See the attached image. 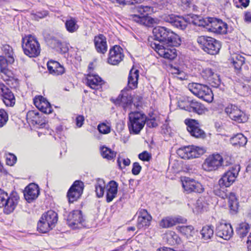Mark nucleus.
I'll return each mask as SVG.
<instances>
[{
    "label": "nucleus",
    "mask_w": 251,
    "mask_h": 251,
    "mask_svg": "<svg viewBox=\"0 0 251 251\" xmlns=\"http://www.w3.org/2000/svg\"><path fill=\"white\" fill-rule=\"evenodd\" d=\"M2 49L5 54L7 55V57L9 56H13L12 49L9 45H4Z\"/></svg>",
    "instance_id": "obj_62"
},
{
    "label": "nucleus",
    "mask_w": 251,
    "mask_h": 251,
    "mask_svg": "<svg viewBox=\"0 0 251 251\" xmlns=\"http://www.w3.org/2000/svg\"><path fill=\"white\" fill-rule=\"evenodd\" d=\"M208 82L211 86L216 88L218 87L221 83L219 75L215 73Z\"/></svg>",
    "instance_id": "obj_49"
},
{
    "label": "nucleus",
    "mask_w": 251,
    "mask_h": 251,
    "mask_svg": "<svg viewBox=\"0 0 251 251\" xmlns=\"http://www.w3.org/2000/svg\"><path fill=\"white\" fill-rule=\"evenodd\" d=\"M151 216L146 209H141L139 212V216L137 226L139 229L146 228L149 226L151 220Z\"/></svg>",
    "instance_id": "obj_22"
},
{
    "label": "nucleus",
    "mask_w": 251,
    "mask_h": 251,
    "mask_svg": "<svg viewBox=\"0 0 251 251\" xmlns=\"http://www.w3.org/2000/svg\"><path fill=\"white\" fill-rule=\"evenodd\" d=\"M139 159L143 161H149L151 158L150 154L146 151H144L138 155Z\"/></svg>",
    "instance_id": "obj_63"
},
{
    "label": "nucleus",
    "mask_w": 251,
    "mask_h": 251,
    "mask_svg": "<svg viewBox=\"0 0 251 251\" xmlns=\"http://www.w3.org/2000/svg\"><path fill=\"white\" fill-rule=\"evenodd\" d=\"M124 58L123 50L119 46L115 45L110 49L107 62L112 65H118Z\"/></svg>",
    "instance_id": "obj_13"
},
{
    "label": "nucleus",
    "mask_w": 251,
    "mask_h": 251,
    "mask_svg": "<svg viewBox=\"0 0 251 251\" xmlns=\"http://www.w3.org/2000/svg\"><path fill=\"white\" fill-rule=\"evenodd\" d=\"M39 193L38 186L34 183H30L25 187L24 195L25 200L30 202L38 197Z\"/></svg>",
    "instance_id": "obj_23"
},
{
    "label": "nucleus",
    "mask_w": 251,
    "mask_h": 251,
    "mask_svg": "<svg viewBox=\"0 0 251 251\" xmlns=\"http://www.w3.org/2000/svg\"><path fill=\"white\" fill-rule=\"evenodd\" d=\"M26 118L27 120L33 122V123H34L36 125L42 126L43 124H45L44 123H41L40 121L39 113L38 112L34 110L28 111L26 114Z\"/></svg>",
    "instance_id": "obj_41"
},
{
    "label": "nucleus",
    "mask_w": 251,
    "mask_h": 251,
    "mask_svg": "<svg viewBox=\"0 0 251 251\" xmlns=\"http://www.w3.org/2000/svg\"><path fill=\"white\" fill-rule=\"evenodd\" d=\"M185 123L187 126V130L191 135L197 138H204L206 134L204 131L199 127L197 121L193 119H186Z\"/></svg>",
    "instance_id": "obj_11"
},
{
    "label": "nucleus",
    "mask_w": 251,
    "mask_h": 251,
    "mask_svg": "<svg viewBox=\"0 0 251 251\" xmlns=\"http://www.w3.org/2000/svg\"><path fill=\"white\" fill-rule=\"evenodd\" d=\"M19 197L16 193H12L9 197L7 195L6 198L3 201L0 207H4V212L9 214L12 212L16 208Z\"/></svg>",
    "instance_id": "obj_17"
},
{
    "label": "nucleus",
    "mask_w": 251,
    "mask_h": 251,
    "mask_svg": "<svg viewBox=\"0 0 251 251\" xmlns=\"http://www.w3.org/2000/svg\"><path fill=\"white\" fill-rule=\"evenodd\" d=\"M210 18H208L206 19H204L201 17V18H200V21L197 26H203L207 29L208 25L210 23Z\"/></svg>",
    "instance_id": "obj_59"
},
{
    "label": "nucleus",
    "mask_w": 251,
    "mask_h": 251,
    "mask_svg": "<svg viewBox=\"0 0 251 251\" xmlns=\"http://www.w3.org/2000/svg\"><path fill=\"white\" fill-rule=\"evenodd\" d=\"M77 23L76 19L73 17H70L66 20L65 25L67 30L70 33L76 31L79 27Z\"/></svg>",
    "instance_id": "obj_34"
},
{
    "label": "nucleus",
    "mask_w": 251,
    "mask_h": 251,
    "mask_svg": "<svg viewBox=\"0 0 251 251\" xmlns=\"http://www.w3.org/2000/svg\"><path fill=\"white\" fill-rule=\"evenodd\" d=\"M87 84L91 88L98 90L101 88L103 81L98 75L89 74L87 77Z\"/></svg>",
    "instance_id": "obj_28"
},
{
    "label": "nucleus",
    "mask_w": 251,
    "mask_h": 251,
    "mask_svg": "<svg viewBox=\"0 0 251 251\" xmlns=\"http://www.w3.org/2000/svg\"><path fill=\"white\" fill-rule=\"evenodd\" d=\"M123 162L124 164V167L126 166H128L130 164V160L128 158H121V157H118L117 159V163L119 166V167L122 169V167L121 166V163Z\"/></svg>",
    "instance_id": "obj_57"
},
{
    "label": "nucleus",
    "mask_w": 251,
    "mask_h": 251,
    "mask_svg": "<svg viewBox=\"0 0 251 251\" xmlns=\"http://www.w3.org/2000/svg\"><path fill=\"white\" fill-rule=\"evenodd\" d=\"M152 33L155 40L161 45L168 47L179 46L181 42L179 36L171 29L165 26H158L153 29Z\"/></svg>",
    "instance_id": "obj_1"
},
{
    "label": "nucleus",
    "mask_w": 251,
    "mask_h": 251,
    "mask_svg": "<svg viewBox=\"0 0 251 251\" xmlns=\"http://www.w3.org/2000/svg\"><path fill=\"white\" fill-rule=\"evenodd\" d=\"M205 86L200 83H191L188 85V88L193 94L198 97Z\"/></svg>",
    "instance_id": "obj_39"
},
{
    "label": "nucleus",
    "mask_w": 251,
    "mask_h": 251,
    "mask_svg": "<svg viewBox=\"0 0 251 251\" xmlns=\"http://www.w3.org/2000/svg\"><path fill=\"white\" fill-rule=\"evenodd\" d=\"M98 129L100 132L103 134H107L110 132V126L104 123L99 125Z\"/></svg>",
    "instance_id": "obj_54"
},
{
    "label": "nucleus",
    "mask_w": 251,
    "mask_h": 251,
    "mask_svg": "<svg viewBox=\"0 0 251 251\" xmlns=\"http://www.w3.org/2000/svg\"><path fill=\"white\" fill-rule=\"evenodd\" d=\"M22 47L25 54L30 57H37L40 53V44L36 39L31 35L23 39Z\"/></svg>",
    "instance_id": "obj_5"
},
{
    "label": "nucleus",
    "mask_w": 251,
    "mask_h": 251,
    "mask_svg": "<svg viewBox=\"0 0 251 251\" xmlns=\"http://www.w3.org/2000/svg\"><path fill=\"white\" fill-rule=\"evenodd\" d=\"M139 78V71L132 69L128 77V87L130 89H134L137 87Z\"/></svg>",
    "instance_id": "obj_30"
},
{
    "label": "nucleus",
    "mask_w": 251,
    "mask_h": 251,
    "mask_svg": "<svg viewBox=\"0 0 251 251\" xmlns=\"http://www.w3.org/2000/svg\"><path fill=\"white\" fill-rule=\"evenodd\" d=\"M53 227L46 220H43L42 217L41 218L37 224L38 230L42 233H46Z\"/></svg>",
    "instance_id": "obj_40"
},
{
    "label": "nucleus",
    "mask_w": 251,
    "mask_h": 251,
    "mask_svg": "<svg viewBox=\"0 0 251 251\" xmlns=\"http://www.w3.org/2000/svg\"><path fill=\"white\" fill-rule=\"evenodd\" d=\"M0 95L6 106H13L15 104V98L13 93L4 84H0Z\"/></svg>",
    "instance_id": "obj_20"
},
{
    "label": "nucleus",
    "mask_w": 251,
    "mask_h": 251,
    "mask_svg": "<svg viewBox=\"0 0 251 251\" xmlns=\"http://www.w3.org/2000/svg\"><path fill=\"white\" fill-rule=\"evenodd\" d=\"M48 15V12L47 11H38L35 13L32 14L33 18L38 20L39 19L44 18Z\"/></svg>",
    "instance_id": "obj_55"
},
{
    "label": "nucleus",
    "mask_w": 251,
    "mask_h": 251,
    "mask_svg": "<svg viewBox=\"0 0 251 251\" xmlns=\"http://www.w3.org/2000/svg\"><path fill=\"white\" fill-rule=\"evenodd\" d=\"M225 111L231 120L238 123H244L247 120L244 113L234 105H228Z\"/></svg>",
    "instance_id": "obj_10"
},
{
    "label": "nucleus",
    "mask_w": 251,
    "mask_h": 251,
    "mask_svg": "<svg viewBox=\"0 0 251 251\" xmlns=\"http://www.w3.org/2000/svg\"><path fill=\"white\" fill-rule=\"evenodd\" d=\"M222 157L219 154H213L209 156L202 165L204 170L207 171H212L217 170L221 166Z\"/></svg>",
    "instance_id": "obj_12"
},
{
    "label": "nucleus",
    "mask_w": 251,
    "mask_h": 251,
    "mask_svg": "<svg viewBox=\"0 0 251 251\" xmlns=\"http://www.w3.org/2000/svg\"><path fill=\"white\" fill-rule=\"evenodd\" d=\"M197 41L203 51L211 55L217 54L221 47V43L219 41L209 36H199Z\"/></svg>",
    "instance_id": "obj_3"
},
{
    "label": "nucleus",
    "mask_w": 251,
    "mask_h": 251,
    "mask_svg": "<svg viewBox=\"0 0 251 251\" xmlns=\"http://www.w3.org/2000/svg\"><path fill=\"white\" fill-rule=\"evenodd\" d=\"M141 169V166L137 162H135L133 164L132 173L134 175H137L140 173Z\"/></svg>",
    "instance_id": "obj_60"
},
{
    "label": "nucleus",
    "mask_w": 251,
    "mask_h": 251,
    "mask_svg": "<svg viewBox=\"0 0 251 251\" xmlns=\"http://www.w3.org/2000/svg\"><path fill=\"white\" fill-rule=\"evenodd\" d=\"M187 23L186 20V16L185 18L178 16L173 25L180 29L184 30L186 28Z\"/></svg>",
    "instance_id": "obj_46"
},
{
    "label": "nucleus",
    "mask_w": 251,
    "mask_h": 251,
    "mask_svg": "<svg viewBox=\"0 0 251 251\" xmlns=\"http://www.w3.org/2000/svg\"><path fill=\"white\" fill-rule=\"evenodd\" d=\"M151 11L150 6L140 5L136 8V13L130 15V19L146 27L153 26L157 24V20L149 16V13Z\"/></svg>",
    "instance_id": "obj_2"
},
{
    "label": "nucleus",
    "mask_w": 251,
    "mask_h": 251,
    "mask_svg": "<svg viewBox=\"0 0 251 251\" xmlns=\"http://www.w3.org/2000/svg\"><path fill=\"white\" fill-rule=\"evenodd\" d=\"M240 170L239 165H235L225 172L219 180L221 188L229 187L235 180Z\"/></svg>",
    "instance_id": "obj_6"
},
{
    "label": "nucleus",
    "mask_w": 251,
    "mask_h": 251,
    "mask_svg": "<svg viewBox=\"0 0 251 251\" xmlns=\"http://www.w3.org/2000/svg\"><path fill=\"white\" fill-rule=\"evenodd\" d=\"M232 163V159L229 156L226 157L224 159L222 158L221 166H228Z\"/></svg>",
    "instance_id": "obj_64"
},
{
    "label": "nucleus",
    "mask_w": 251,
    "mask_h": 251,
    "mask_svg": "<svg viewBox=\"0 0 251 251\" xmlns=\"http://www.w3.org/2000/svg\"><path fill=\"white\" fill-rule=\"evenodd\" d=\"M247 142L246 137L241 133L237 134L230 139V143L234 146H244Z\"/></svg>",
    "instance_id": "obj_35"
},
{
    "label": "nucleus",
    "mask_w": 251,
    "mask_h": 251,
    "mask_svg": "<svg viewBox=\"0 0 251 251\" xmlns=\"http://www.w3.org/2000/svg\"><path fill=\"white\" fill-rule=\"evenodd\" d=\"M233 229L229 224L219 223L216 228V234L217 236L225 240H229L233 235Z\"/></svg>",
    "instance_id": "obj_18"
},
{
    "label": "nucleus",
    "mask_w": 251,
    "mask_h": 251,
    "mask_svg": "<svg viewBox=\"0 0 251 251\" xmlns=\"http://www.w3.org/2000/svg\"><path fill=\"white\" fill-rule=\"evenodd\" d=\"M105 187L106 186L104 180L99 179L95 184V192L98 198L102 197L103 196Z\"/></svg>",
    "instance_id": "obj_42"
},
{
    "label": "nucleus",
    "mask_w": 251,
    "mask_h": 251,
    "mask_svg": "<svg viewBox=\"0 0 251 251\" xmlns=\"http://www.w3.org/2000/svg\"><path fill=\"white\" fill-rule=\"evenodd\" d=\"M198 97L208 102H211L213 100L212 92L206 85L203 89V90L201 91V95Z\"/></svg>",
    "instance_id": "obj_36"
},
{
    "label": "nucleus",
    "mask_w": 251,
    "mask_h": 251,
    "mask_svg": "<svg viewBox=\"0 0 251 251\" xmlns=\"http://www.w3.org/2000/svg\"><path fill=\"white\" fill-rule=\"evenodd\" d=\"M118 187V184L114 180L110 181L106 185V201L107 202L112 201L116 197Z\"/></svg>",
    "instance_id": "obj_26"
},
{
    "label": "nucleus",
    "mask_w": 251,
    "mask_h": 251,
    "mask_svg": "<svg viewBox=\"0 0 251 251\" xmlns=\"http://www.w3.org/2000/svg\"><path fill=\"white\" fill-rule=\"evenodd\" d=\"M8 119L7 113L3 109H0V127L6 124Z\"/></svg>",
    "instance_id": "obj_52"
},
{
    "label": "nucleus",
    "mask_w": 251,
    "mask_h": 251,
    "mask_svg": "<svg viewBox=\"0 0 251 251\" xmlns=\"http://www.w3.org/2000/svg\"><path fill=\"white\" fill-rule=\"evenodd\" d=\"M214 74H215V73L210 68H206L203 70L201 73L202 77L208 82Z\"/></svg>",
    "instance_id": "obj_51"
},
{
    "label": "nucleus",
    "mask_w": 251,
    "mask_h": 251,
    "mask_svg": "<svg viewBox=\"0 0 251 251\" xmlns=\"http://www.w3.org/2000/svg\"><path fill=\"white\" fill-rule=\"evenodd\" d=\"M94 43L97 51L99 53H105L107 50L106 39L102 34L95 36Z\"/></svg>",
    "instance_id": "obj_27"
},
{
    "label": "nucleus",
    "mask_w": 251,
    "mask_h": 251,
    "mask_svg": "<svg viewBox=\"0 0 251 251\" xmlns=\"http://www.w3.org/2000/svg\"><path fill=\"white\" fill-rule=\"evenodd\" d=\"M179 106L182 109L190 112L196 113L199 115H202L207 111L204 105L201 102L196 100H189L188 99L186 101L185 105L182 106L181 103H180Z\"/></svg>",
    "instance_id": "obj_14"
},
{
    "label": "nucleus",
    "mask_w": 251,
    "mask_h": 251,
    "mask_svg": "<svg viewBox=\"0 0 251 251\" xmlns=\"http://www.w3.org/2000/svg\"><path fill=\"white\" fill-rule=\"evenodd\" d=\"M205 152L203 148L194 146L184 147L177 151V154L182 158L190 159L199 157Z\"/></svg>",
    "instance_id": "obj_7"
},
{
    "label": "nucleus",
    "mask_w": 251,
    "mask_h": 251,
    "mask_svg": "<svg viewBox=\"0 0 251 251\" xmlns=\"http://www.w3.org/2000/svg\"><path fill=\"white\" fill-rule=\"evenodd\" d=\"M47 67L50 73L52 75H58L63 74L65 69L58 62L50 60L47 63Z\"/></svg>",
    "instance_id": "obj_29"
},
{
    "label": "nucleus",
    "mask_w": 251,
    "mask_h": 251,
    "mask_svg": "<svg viewBox=\"0 0 251 251\" xmlns=\"http://www.w3.org/2000/svg\"><path fill=\"white\" fill-rule=\"evenodd\" d=\"M14 62L13 56H9L5 58L3 56H0V69L6 68L8 64H11Z\"/></svg>",
    "instance_id": "obj_47"
},
{
    "label": "nucleus",
    "mask_w": 251,
    "mask_h": 251,
    "mask_svg": "<svg viewBox=\"0 0 251 251\" xmlns=\"http://www.w3.org/2000/svg\"><path fill=\"white\" fill-rule=\"evenodd\" d=\"M83 183L82 181H75L68 192L67 197L69 202H73L80 197L83 192Z\"/></svg>",
    "instance_id": "obj_16"
},
{
    "label": "nucleus",
    "mask_w": 251,
    "mask_h": 251,
    "mask_svg": "<svg viewBox=\"0 0 251 251\" xmlns=\"http://www.w3.org/2000/svg\"><path fill=\"white\" fill-rule=\"evenodd\" d=\"M178 231L187 239H191L195 235L194 228L192 226H181L178 227Z\"/></svg>",
    "instance_id": "obj_33"
},
{
    "label": "nucleus",
    "mask_w": 251,
    "mask_h": 251,
    "mask_svg": "<svg viewBox=\"0 0 251 251\" xmlns=\"http://www.w3.org/2000/svg\"><path fill=\"white\" fill-rule=\"evenodd\" d=\"M115 102L116 104H121L124 109L126 110L132 103V96L126 89H124L122 91Z\"/></svg>",
    "instance_id": "obj_24"
},
{
    "label": "nucleus",
    "mask_w": 251,
    "mask_h": 251,
    "mask_svg": "<svg viewBox=\"0 0 251 251\" xmlns=\"http://www.w3.org/2000/svg\"><path fill=\"white\" fill-rule=\"evenodd\" d=\"M182 186L187 193L193 192L200 193L202 192L204 190L202 185L200 183L189 177L186 178L182 181Z\"/></svg>",
    "instance_id": "obj_19"
},
{
    "label": "nucleus",
    "mask_w": 251,
    "mask_h": 251,
    "mask_svg": "<svg viewBox=\"0 0 251 251\" xmlns=\"http://www.w3.org/2000/svg\"><path fill=\"white\" fill-rule=\"evenodd\" d=\"M250 226L247 223L240 224L236 229V232L240 238L245 237L249 232Z\"/></svg>",
    "instance_id": "obj_43"
},
{
    "label": "nucleus",
    "mask_w": 251,
    "mask_h": 251,
    "mask_svg": "<svg viewBox=\"0 0 251 251\" xmlns=\"http://www.w3.org/2000/svg\"><path fill=\"white\" fill-rule=\"evenodd\" d=\"M34 103L41 111L44 113L49 114L52 112L50 103L42 96L36 97L34 99Z\"/></svg>",
    "instance_id": "obj_25"
},
{
    "label": "nucleus",
    "mask_w": 251,
    "mask_h": 251,
    "mask_svg": "<svg viewBox=\"0 0 251 251\" xmlns=\"http://www.w3.org/2000/svg\"><path fill=\"white\" fill-rule=\"evenodd\" d=\"M151 46L160 56L165 58L173 60L177 56L176 50L174 48L175 46L168 47L155 42H151Z\"/></svg>",
    "instance_id": "obj_8"
},
{
    "label": "nucleus",
    "mask_w": 251,
    "mask_h": 251,
    "mask_svg": "<svg viewBox=\"0 0 251 251\" xmlns=\"http://www.w3.org/2000/svg\"><path fill=\"white\" fill-rule=\"evenodd\" d=\"M177 17L175 15L170 14L164 16L163 18L165 22L169 23L173 25Z\"/></svg>",
    "instance_id": "obj_56"
},
{
    "label": "nucleus",
    "mask_w": 251,
    "mask_h": 251,
    "mask_svg": "<svg viewBox=\"0 0 251 251\" xmlns=\"http://www.w3.org/2000/svg\"><path fill=\"white\" fill-rule=\"evenodd\" d=\"M53 42L55 45V47L59 49L61 52L64 53L68 51V47L66 44L57 40H54Z\"/></svg>",
    "instance_id": "obj_50"
},
{
    "label": "nucleus",
    "mask_w": 251,
    "mask_h": 251,
    "mask_svg": "<svg viewBox=\"0 0 251 251\" xmlns=\"http://www.w3.org/2000/svg\"><path fill=\"white\" fill-rule=\"evenodd\" d=\"M42 217L43 220H46L53 227L55 226V224L58 221L57 214L52 210L48 211L43 214Z\"/></svg>",
    "instance_id": "obj_31"
},
{
    "label": "nucleus",
    "mask_w": 251,
    "mask_h": 251,
    "mask_svg": "<svg viewBox=\"0 0 251 251\" xmlns=\"http://www.w3.org/2000/svg\"><path fill=\"white\" fill-rule=\"evenodd\" d=\"M84 220L80 210H74L70 213L67 218V224L72 228H80L84 226Z\"/></svg>",
    "instance_id": "obj_9"
},
{
    "label": "nucleus",
    "mask_w": 251,
    "mask_h": 251,
    "mask_svg": "<svg viewBox=\"0 0 251 251\" xmlns=\"http://www.w3.org/2000/svg\"><path fill=\"white\" fill-rule=\"evenodd\" d=\"M186 220L181 216H168L163 218L159 222V226L162 228H169L177 224L185 223Z\"/></svg>",
    "instance_id": "obj_21"
},
{
    "label": "nucleus",
    "mask_w": 251,
    "mask_h": 251,
    "mask_svg": "<svg viewBox=\"0 0 251 251\" xmlns=\"http://www.w3.org/2000/svg\"><path fill=\"white\" fill-rule=\"evenodd\" d=\"M101 155L103 158L110 160L114 159L116 155V152L106 146H102L100 149Z\"/></svg>",
    "instance_id": "obj_37"
},
{
    "label": "nucleus",
    "mask_w": 251,
    "mask_h": 251,
    "mask_svg": "<svg viewBox=\"0 0 251 251\" xmlns=\"http://www.w3.org/2000/svg\"><path fill=\"white\" fill-rule=\"evenodd\" d=\"M207 30L215 33L226 34L227 31V25L221 20L210 18Z\"/></svg>",
    "instance_id": "obj_15"
},
{
    "label": "nucleus",
    "mask_w": 251,
    "mask_h": 251,
    "mask_svg": "<svg viewBox=\"0 0 251 251\" xmlns=\"http://www.w3.org/2000/svg\"><path fill=\"white\" fill-rule=\"evenodd\" d=\"M166 238L168 243L170 245H175L179 242L178 236L174 231H167L166 233Z\"/></svg>",
    "instance_id": "obj_45"
},
{
    "label": "nucleus",
    "mask_w": 251,
    "mask_h": 251,
    "mask_svg": "<svg viewBox=\"0 0 251 251\" xmlns=\"http://www.w3.org/2000/svg\"><path fill=\"white\" fill-rule=\"evenodd\" d=\"M231 63L237 70H240L242 66L245 63V59L244 57L240 54L234 53L231 57Z\"/></svg>",
    "instance_id": "obj_32"
},
{
    "label": "nucleus",
    "mask_w": 251,
    "mask_h": 251,
    "mask_svg": "<svg viewBox=\"0 0 251 251\" xmlns=\"http://www.w3.org/2000/svg\"><path fill=\"white\" fill-rule=\"evenodd\" d=\"M201 17L194 14H189L186 16V20L188 24L197 25Z\"/></svg>",
    "instance_id": "obj_48"
},
{
    "label": "nucleus",
    "mask_w": 251,
    "mask_h": 251,
    "mask_svg": "<svg viewBox=\"0 0 251 251\" xmlns=\"http://www.w3.org/2000/svg\"><path fill=\"white\" fill-rule=\"evenodd\" d=\"M17 157L12 154H9L6 158V163L9 166L13 165L16 162Z\"/></svg>",
    "instance_id": "obj_58"
},
{
    "label": "nucleus",
    "mask_w": 251,
    "mask_h": 251,
    "mask_svg": "<svg viewBox=\"0 0 251 251\" xmlns=\"http://www.w3.org/2000/svg\"><path fill=\"white\" fill-rule=\"evenodd\" d=\"M11 75L12 73L11 71L7 68L0 69V75L3 80H8Z\"/></svg>",
    "instance_id": "obj_53"
},
{
    "label": "nucleus",
    "mask_w": 251,
    "mask_h": 251,
    "mask_svg": "<svg viewBox=\"0 0 251 251\" xmlns=\"http://www.w3.org/2000/svg\"><path fill=\"white\" fill-rule=\"evenodd\" d=\"M202 238L204 240L210 239L213 235V227L210 226H203L201 231Z\"/></svg>",
    "instance_id": "obj_44"
},
{
    "label": "nucleus",
    "mask_w": 251,
    "mask_h": 251,
    "mask_svg": "<svg viewBox=\"0 0 251 251\" xmlns=\"http://www.w3.org/2000/svg\"><path fill=\"white\" fill-rule=\"evenodd\" d=\"M228 206L231 213H235L237 211L238 203L233 193H230L228 196Z\"/></svg>",
    "instance_id": "obj_38"
},
{
    "label": "nucleus",
    "mask_w": 251,
    "mask_h": 251,
    "mask_svg": "<svg viewBox=\"0 0 251 251\" xmlns=\"http://www.w3.org/2000/svg\"><path fill=\"white\" fill-rule=\"evenodd\" d=\"M146 123L147 124V126L149 127H155L158 126L157 123L156 121V120L154 118L147 119L146 121Z\"/></svg>",
    "instance_id": "obj_61"
},
{
    "label": "nucleus",
    "mask_w": 251,
    "mask_h": 251,
    "mask_svg": "<svg viewBox=\"0 0 251 251\" xmlns=\"http://www.w3.org/2000/svg\"><path fill=\"white\" fill-rule=\"evenodd\" d=\"M129 122L128 126L130 132L138 134L144 127L146 116L140 112H131L128 115Z\"/></svg>",
    "instance_id": "obj_4"
}]
</instances>
